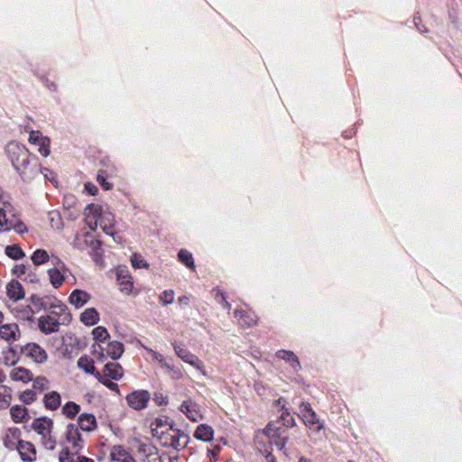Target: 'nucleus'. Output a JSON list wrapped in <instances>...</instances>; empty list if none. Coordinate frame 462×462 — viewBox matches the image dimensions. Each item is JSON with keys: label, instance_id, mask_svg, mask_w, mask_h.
I'll use <instances>...</instances> for the list:
<instances>
[{"label": "nucleus", "instance_id": "nucleus-1", "mask_svg": "<svg viewBox=\"0 0 462 462\" xmlns=\"http://www.w3.org/2000/svg\"><path fill=\"white\" fill-rule=\"evenodd\" d=\"M5 152L15 171L23 180L33 179L38 173V159L32 155L25 145L16 142H9Z\"/></svg>", "mask_w": 462, "mask_h": 462}, {"label": "nucleus", "instance_id": "nucleus-2", "mask_svg": "<svg viewBox=\"0 0 462 462\" xmlns=\"http://www.w3.org/2000/svg\"><path fill=\"white\" fill-rule=\"evenodd\" d=\"M46 311L47 315L39 318V328L45 335L57 332L60 325H69L72 319L69 308L60 300Z\"/></svg>", "mask_w": 462, "mask_h": 462}, {"label": "nucleus", "instance_id": "nucleus-3", "mask_svg": "<svg viewBox=\"0 0 462 462\" xmlns=\"http://www.w3.org/2000/svg\"><path fill=\"white\" fill-rule=\"evenodd\" d=\"M32 429L41 436L42 445L48 450H54L57 445L55 436L52 435L54 422L51 418L39 417L32 420Z\"/></svg>", "mask_w": 462, "mask_h": 462}, {"label": "nucleus", "instance_id": "nucleus-4", "mask_svg": "<svg viewBox=\"0 0 462 462\" xmlns=\"http://www.w3.org/2000/svg\"><path fill=\"white\" fill-rule=\"evenodd\" d=\"M189 439V435L183 430L172 427L171 430H167L158 441L163 447L172 448L178 450L184 448L188 445Z\"/></svg>", "mask_w": 462, "mask_h": 462}, {"label": "nucleus", "instance_id": "nucleus-5", "mask_svg": "<svg viewBox=\"0 0 462 462\" xmlns=\"http://www.w3.org/2000/svg\"><path fill=\"white\" fill-rule=\"evenodd\" d=\"M20 353L22 356L39 365L44 364L48 360L46 350L35 342H28L20 346Z\"/></svg>", "mask_w": 462, "mask_h": 462}, {"label": "nucleus", "instance_id": "nucleus-6", "mask_svg": "<svg viewBox=\"0 0 462 462\" xmlns=\"http://www.w3.org/2000/svg\"><path fill=\"white\" fill-rule=\"evenodd\" d=\"M94 347V355L98 356L97 358L103 360V358L107 356L111 357L113 360H116L121 357L124 353V345L119 341H111L107 344L106 349H104L100 345L97 346H93Z\"/></svg>", "mask_w": 462, "mask_h": 462}, {"label": "nucleus", "instance_id": "nucleus-7", "mask_svg": "<svg viewBox=\"0 0 462 462\" xmlns=\"http://www.w3.org/2000/svg\"><path fill=\"white\" fill-rule=\"evenodd\" d=\"M301 419L304 424L311 430L319 431L323 429V423L318 418L316 412L309 402H302L300 406Z\"/></svg>", "mask_w": 462, "mask_h": 462}, {"label": "nucleus", "instance_id": "nucleus-8", "mask_svg": "<svg viewBox=\"0 0 462 462\" xmlns=\"http://www.w3.org/2000/svg\"><path fill=\"white\" fill-rule=\"evenodd\" d=\"M264 433L269 438L271 445H274L278 449H282L288 440V431L284 428H274L269 423L264 429Z\"/></svg>", "mask_w": 462, "mask_h": 462}, {"label": "nucleus", "instance_id": "nucleus-9", "mask_svg": "<svg viewBox=\"0 0 462 462\" xmlns=\"http://www.w3.org/2000/svg\"><path fill=\"white\" fill-rule=\"evenodd\" d=\"M129 407L134 410H143L151 400V393L146 390H136L125 397Z\"/></svg>", "mask_w": 462, "mask_h": 462}, {"label": "nucleus", "instance_id": "nucleus-10", "mask_svg": "<svg viewBox=\"0 0 462 462\" xmlns=\"http://www.w3.org/2000/svg\"><path fill=\"white\" fill-rule=\"evenodd\" d=\"M65 437L67 441L71 445V449L77 454L79 453L84 447V440L82 439L81 433L79 432V428L75 423H69L67 426Z\"/></svg>", "mask_w": 462, "mask_h": 462}, {"label": "nucleus", "instance_id": "nucleus-11", "mask_svg": "<svg viewBox=\"0 0 462 462\" xmlns=\"http://www.w3.org/2000/svg\"><path fill=\"white\" fill-rule=\"evenodd\" d=\"M28 141L31 144L38 146V152L43 156L47 157L51 153L50 146L51 140L49 137L44 136L40 131H31Z\"/></svg>", "mask_w": 462, "mask_h": 462}, {"label": "nucleus", "instance_id": "nucleus-12", "mask_svg": "<svg viewBox=\"0 0 462 462\" xmlns=\"http://www.w3.org/2000/svg\"><path fill=\"white\" fill-rule=\"evenodd\" d=\"M174 351L176 355L182 359L185 363H188L194 366L197 370L200 371L203 374H205L204 371V364L201 360L199 359L197 356L192 354L189 350L187 348L179 346L174 345L173 346Z\"/></svg>", "mask_w": 462, "mask_h": 462}, {"label": "nucleus", "instance_id": "nucleus-13", "mask_svg": "<svg viewBox=\"0 0 462 462\" xmlns=\"http://www.w3.org/2000/svg\"><path fill=\"white\" fill-rule=\"evenodd\" d=\"M234 316L242 328H252L258 323V316L252 310H236Z\"/></svg>", "mask_w": 462, "mask_h": 462}, {"label": "nucleus", "instance_id": "nucleus-14", "mask_svg": "<svg viewBox=\"0 0 462 462\" xmlns=\"http://www.w3.org/2000/svg\"><path fill=\"white\" fill-rule=\"evenodd\" d=\"M22 333L16 323L4 324L0 326V338L6 341L8 345L19 340Z\"/></svg>", "mask_w": 462, "mask_h": 462}, {"label": "nucleus", "instance_id": "nucleus-15", "mask_svg": "<svg viewBox=\"0 0 462 462\" xmlns=\"http://www.w3.org/2000/svg\"><path fill=\"white\" fill-rule=\"evenodd\" d=\"M173 427L171 422L170 421L169 418L167 417H159L155 418L153 420H152L150 424V429L152 431V435L153 438L159 439L162 437V435L167 431L171 430V429Z\"/></svg>", "mask_w": 462, "mask_h": 462}, {"label": "nucleus", "instance_id": "nucleus-16", "mask_svg": "<svg viewBox=\"0 0 462 462\" xmlns=\"http://www.w3.org/2000/svg\"><path fill=\"white\" fill-rule=\"evenodd\" d=\"M180 410L191 421L197 422L203 419L200 407L190 399L183 401L180 404Z\"/></svg>", "mask_w": 462, "mask_h": 462}, {"label": "nucleus", "instance_id": "nucleus-17", "mask_svg": "<svg viewBox=\"0 0 462 462\" xmlns=\"http://www.w3.org/2000/svg\"><path fill=\"white\" fill-rule=\"evenodd\" d=\"M18 448L21 459L23 462H34L37 458L36 448L34 445L30 441H18Z\"/></svg>", "mask_w": 462, "mask_h": 462}, {"label": "nucleus", "instance_id": "nucleus-18", "mask_svg": "<svg viewBox=\"0 0 462 462\" xmlns=\"http://www.w3.org/2000/svg\"><path fill=\"white\" fill-rule=\"evenodd\" d=\"M119 290L125 295H130L134 292V282L127 272L118 270L116 273Z\"/></svg>", "mask_w": 462, "mask_h": 462}, {"label": "nucleus", "instance_id": "nucleus-19", "mask_svg": "<svg viewBox=\"0 0 462 462\" xmlns=\"http://www.w3.org/2000/svg\"><path fill=\"white\" fill-rule=\"evenodd\" d=\"M111 462H135L133 456L123 446L116 445L110 450Z\"/></svg>", "mask_w": 462, "mask_h": 462}, {"label": "nucleus", "instance_id": "nucleus-20", "mask_svg": "<svg viewBox=\"0 0 462 462\" xmlns=\"http://www.w3.org/2000/svg\"><path fill=\"white\" fill-rule=\"evenodd\" d=\"M3 360L6 365H14L22 356L20 353V346L17 345H8V346L3 350Z\"/></svg>", "mask_w": 462, "mask_h": 462}, {"label": "nucleus", "instance_id": "nucleus-21", "mask_svg": "<svg viewBox=\"0 0 462 462\" xmlns=\"http://www.w3.org/2000/svg\"><path fill=\"white\" fill-rule=\"evenodd\" d=\"M57 300L58 299L54 296L40 297L35 294H32L30 298L32 304L36 308L38 311L41 310H49L55 302H57Z\"/></svg>", "mask_w": 462, "mask_h": 462}, {"label": "nucleus", "instance_id": "nucleus-22", "mask_svg": "<svg viewBox=\"0 0 462 462\" xmlns=\"http://www.w3.org/2000/svg\"><path fill=\"white\" fill-rule=\"evenodd\" d=\"M6 294L13 301H18L24 297V290L20 282L12 280L6 285Z\"/></svg>", "mask_w": 462, "mask_h": 462}, {"label": "nucleus", "instance_id": "nucleus-23", "mask_svg": "<svg viewBox=\"0 0 462 462\" xmlns=\"http://www.w3.org/2000/svg\"><path fill=\"white\" fill-rule=\"evenodd\" d=\"M77 425L79 428L87 432L93 431L97 427L96 417L91 413H81L79 416Z\"/></svg>", "mask_w": 462, "mask_h": 462}, {"label": "nucleus", "instance_id": "nucleus-24", "mask_svg": "<svg viewBox=\"0 0 462 462\" xmlns=\"http://www.w3.org/2000/svg\"><path fill=\"white\" fill-rule=\"evenodd\" d=\"M22 432L18 428H11L8 430L5 439L4 445L9 450L18 448V441H23L21 438Z\"/></svg>", "mask_w": 462, "mask_h": 462}, {"label": "nucleus", "instance_id": "nucleus-25", "mask_svg": "<svg viewBox=\"0 0 462 462\" xmlns=\"http://www.w3.org/2000/svg\"><path fill=\"white\" fill-rule=\"evenodd\" d=\"M90 299L91 295L88 292L76 289L70 293L69 301L75 306V308L79 309L88 303Z\"/></svg>", "mask_w": 462, "mask_h": 462}, {"label": "nucleus", "instance_id": "nucleus-26", "mask_svg": "<svg viewBox=\"0 0 462 462\" xmlns=\"http://www.w3.org/2000/svg\"><path fill=\"white\" fill-rule=\"evenodd\" d=\"M105 377L118 381L124 375V369L118 363H107L103 370Z\"/></svg>", "mask_w": 462, "mask_h": 462}, {"label": "nucleus", "instance_id": "nucleus-27", "mask_svg": "<svg viewBox=\"0 0 462 462\" xmlns=\"http://www.w3.org/2000/svg\"><path fill=\"white\" fill-rule=\"evenodd\" d=\"M9 375L13 381L29 383L32 380L33 374L29 369L19 366L13 368Z\"/></svg>", "mask_w": 462, "mask_h": 462}, {"label": "nucleus", "instance_id": "nucleus-28", "mask_svg": "<svg viewBox=\"0 0 462 462\" xmlns=\"http://www.w3.org/2000/svg\"><path fill=\"white\" fill-rule=\"evenodd\" d=\"M138 453L142 456V459L145 460V457L147 462H154L160 457L157 448L151 444H141L138 448Z\"/></svg>", "mask_w": 462, "mask_h": 462}, {"label": "nucleus", "instance_id": "nucleus-29", "mask_svg": "<svg viewBox=\"0 0 462 462\" xmlns=\"http://www.w3.org/2000/svg\"><path fill=\"white\" fill-rule=\"evenodd\" d=\"M43 403H44V407L47 410H50V411L58 410L61 404L60 394L56 391H52L51 393H46L43 398Z\"/></svg>", "mask_w": 462, "mask_h": 462}, {"label": "nucleus", "instance_id": "nucleus-30", "mask_svg": "<svg viewBox=\"0 0 462 462\" xmlns=\"http://www.w3.org/2000/svg\"><path fill=\"white\" fill-rule=\"evenodd\" d=\"M275 355L278 358L290 363V365H291V367L294 370L297 371L300 368V360H299L298 356L292 351L281 349V350H278Z\"/></svg>", "mask_w": 462, "mask_h": 462}, {"label": "nucleus", "instance_id": "nucleus-31", "mask_svg": "<svg viewBox=\"0 0 462 462\" xmlns=\"http://www.w3.org/2000/svg\"><path fill=\"white\" fill-rule=\"evenodd\" d=\"M80 321L88 327L94 326L99 321V313L95 308H88L81 313Z\"/></svg>", "mask_w": 462, "mask_h": 462}, {"label": "nucleus", "instance_id": "nucleus-32", "mask_svg": "<svg viewBox=\"0 0 462 462\" xmlns=\"http://www.w3.org/2000/svg\"><path fill=\"white\" fill-rule=\"evenodd\" d=\"M214 436V430L208 424H199L195 432L194 438L205 442L210 441Z\"/></svg>", "mask_w": 462, "mask_h": 462}, {"label": "nucleus", "instance_id": "nucleus-33", "mask_svg": "<svg viewBox=\"0 0 462 462\" xmlns=\"http://www.w3.org/2000/svg\"><path fill=\"white\" fill-rule=\"evenodd\" d=\"M10 415L15 423H22L29 419L28 410L20 405H14L10 409Z\"/></svg>", "mask_w": 462, "mask_h": 462}, {"label": "nucleus", "instance_id": "nucleus-34", "mask_svg": "<svg viewBox=\"0 0 462 462\" xmlns=\"http://www.w3.org/2000/svg\"><path fill=\"white\" fill-rule=\"evenodd\" d=\"M78 366L87 374H93L95 377L96 374L98 373L96 371L93 359L88 356H82L79 358Z\"/></svg>", "mask_w": 462, "mask_h": 462}, {"label": "nucleus", "instance_id": "nucleus-35", "mask_svg": "<svg viewBox=\"0 0 462 462\" xmlns=\"http://www.w3.org/2000/svg\"><path fill=\"white\" fill-rule=\"evenodd\" d=\"M85 216L88 219L93 217L94 226H97L101 218V207L97 204H88L85 208Z\"/></svg>", "mask_w": 462, "mask_h": 462}, {"label": "nucleus", "instance_id": "nucleus-36", "mask_svg": "<svg viewBox=\"0 0 462 462\" xmlns=\"http://www.w3.org/2000/svg\"><path fill=\"white\" fill-rule=\"evenodd\" d=\"M48 274L50 277V282L55 289L60 288L63 284L65 277L59 268L49 269Z\"/></svg>", "mask_w": 462, "mask_h": 462}, {"label": "nucleus", "instance_id": "nucleus-37", "mask_svg": "<svg viewBox=\"0 0 462 462\" xmlns=\"http://www.w3.org/2000/svg\"><path fill=\"white\" fill-rule=\"evenodd\" d=\"M80 410V405L74 402H68L63 405L61 412L65 417L72 420L79 413Z\"/></svg>", "mask_w": 462, "mask_h": 462}, {"label": "nucleus", "instance_id": "nucleus-38", "mask_svg": "<svg viewBox=\"0 0 462 462\" xmlns=\"http://www.w3.org/2000/svg\"><path fill=\"white\" fill-rule=\"evenodd\" d=\"M178 260L189 269L195 271V263L192 254L187 249H180L178 253Z\"/></svg>", "mask_w": 462, "mask_h": 462}, {"label": "nucleus", "instance_id": "nucleus-39", "mask_svg": "<svg viewBox=\"0 0 462 462\" xmlns=\"http://www.w3.org/2000/svg\"><path fill=\"white\" fill-rule=\"evenodd\" d=\"M12 390L6 385H0V409L9 407L12 401Z\"/></svg>", "mask_w": 462, "mask_h": 462}, {"label": "nucleus", "instance_id": "nucleus-40", "mask_svg": "<svg viewBox=\"0 0 462 462\" xmlns=\"http://www.w3.org/2000/svg\"><path fill=\"white\" fill-rule=\"evenodd\" d=\"M5 254L13 260H19L25 256L24 252L19 245H7L5 247Z\"/></svg>", "mask_w": 462, "mask_h": 462}, {"label": "nucleus", "instance_id": "nucleus-41", "mask_svg": "<svg viewBox=\"0 0 462 462\" xmlns=\"http://www.w3.org/2000/svg\"><path fill=\"white\" fill-rule=\"evenodd\" d=\"M279 420L282 423L284 429L291 428L295 425V420H294L293 416L283 406L282 407V410H281Z\"/></svg>", "mask_w": 462, "mask_h": 462}, {"label": "nucleus", "instance_id": "nucleus-42", "mask_svg": "<svg viewBox=\"0 0 462 462\" xmlns=\"http://www.w3.org/2000/svg\"><path fill=\"white\" fill-rule=\"evenodd\" d=\"M31 258L34 265H41L47 263L50 259V256L46 250L37 249L33 252Z\"/></svg>", "mask_w": 462, "mask_h": 462}, {"label": "nucleus", "instance_id": "nucleus-43", "mask_svg": "<svg viewBox=\"0 0 462 462\" xmlns=\"http://www.w3.org/2000/svg\"><path fill=\"white\" fill-rule=\"evenodd\" d=\"M32 390L40 393L45 391L49 387V380L45 376L32 377Z\"/></svg>", "mask_w": 462, "mask_h": 462}, {"label": "nucleus", "instance_id": "nucleus-44", "mask_svg": "<svg viewBox=\"0 0 462 462\" xmlns=\"http://www.w3.org/2000/svg\"><path fill=\"white\" fill-rule=\"evenodd\" d=\"M93 338L97 342H105L110 336L107 329L103 326H98L92 330Z\"/></svg>", "mask_w": 462, "mask_h": 462}, {"label": "nucleus", "instance_id": "nucleus-45", "mask_svg": "<svg viewBox=\"0 0 462 462\" xmlns=\"http://www.w3.org/2000/svg\"><path fill=\"white\" fill-rule=\"evenodd\" d=\"M19 399L24 404H32L37 399L36 393L32 389H26L21 393Z\"/></svg>", "mask_w": 462, "mask_h": 462}, {"label": "nucleus", "instance_id": "nucleus-46", "mask_svg": "<svg viewBox=\"0 0 462 462\" xmlns=\"http://www.w3.org/2000/svg\"><path fill=\"white\" fill-rule=\"evenodd\" d=\"M92 260L98 265L103 264V252L99 241L95 242V246L90 254Z\"/></svg>", "mask_w": 462, "mask_h": 462}, {"label": "nucleus", "instance_id": "nucleus-47", "mask_svg": "<svg viewBox=\"0 0 462 462\" xmlns=\"http://www.w3.org/2000/svg\"><path fill=\"white\" fill-rule=\"evenodd\" d=\"M106 171L105 170H99L97 176V181L104 190H110L112 189L113 185L106 180Z\"/></svg>", "mask_w": 462, "mask_h": 462}, {"label": "nucleus", "instance_id": "nucleus-48", "mask_svg": "<svg viewBox=\"0 0 462 462\" xmlns=\"http://www.w3.org/2000/svg\"><path fill=\"white\" fill-rule=\"evenodd\" d=\"M142 346L149 353L151 354L153 360L159 362L161 364V366L162 367H164V368H170V364L165 360V358L158 352L152 350V348L150 347H147L143 345H142Z\"/></svg>", "mask_w": 462, "mask_h": 462}, {"label": "nucleus", "instance_id": "nucleus-49", "mask_svg": "<svg viewBox=\"0 0 462 462\" xmlns=\"http://www.w3.org/2000/svg\"><path fill=\"white\" fill-rule=\"evenodd\" d=\"M96 378L103 385L107 387L109 390L116 392V393H120L118 385L112 382L111 380L104 378V376L100 373L96 374Z\"/></svg>", "mask_w": 462, "mask_h": 462}, {"label": "nucleus", "instance_id": "nucleus-50", "mask_svg": "<svg viewBox=\"0 0 462 462\" xmlns=\"http://www.w3.org/2000/svg\"><path fill=\"white\" fill-rule=\"evenodd\" d=\"M160 302L165 306L173 302L174 300V291L165 290L159 296Z\"/></svg>", "mask_w": 462, "mask_h": 462}, {"label": "nucleus", "instance_id": "nucleus-51", "mask_svg": "<svg viewBox=\"0 0 462 462\" xmlns=\"http://www.w3.org/2000/svg\"><path fill=\"white\" fill-rule=\"evenodd\" d=\"M59 460L60 462H75L72 457V454L69 452L68 448L60 450L59 454Z\"/></svg>", "mask_w": 462, "mask_h": 462}, {"label": "nucleus", "instance_id": "nucleus-52", "mask_svg": "<svg viewBox=\"0 0 462 462\" xmlns=\"http://www.w3.org/2000/svg\"><path fill=\"white\" fill-rule=\"evenodd\" d=\"M132 262V265L134 267V268H142V267H148V264L146 263V262L141 258V256H138L136 254H134L131 260Z\"/></svg>", "mask_w": 462, "mask_h": 462}, {"label": "nucleus", "instance_id": "nucleus-53", "mask_svg": "<svg viewBox=\"0 0 462 462\" xmlns=\"http://www.w3.org/2000/svg\"><path fill=\"white\" fill-rule=\"evenodd\" d=\"M158 460H160V462H181L178 456H171L167 453L160 455Z\"/></svg>", "mask_w": 462, "mask_h": 462}, {"label": "nucleus", "instance_id": "nucleus-54", "mask_svg": "<svg viewBox=\"0 0 462 462\" xmlns=\"http://www.w3.org/2000/svg\"><path fill=\"white\" fill-rule=\"evenodd\" d=\"M102 229L104 230V232L106 234V235H109L111 236H115L116 235V230H115V226L114 225H106V224H104L103 223V219H100V222H99Z\"/></svg>", "mask_w": 462, "mask_h": 462}, {"label": "nucleus", "instance_id": "nucleus-55", "mask_svg": "<svg viewBox=\"0 0 462 462\" xmlns=\"http://www.w3.org/2000/svg\"><path fill=\"white\" fill-rule=\"evenodd\" d=\"M26 272V266L24 264H15L12 270L13 274L17 277H21Z\"/></svg>", "mask_w": 462, "mask_h": 462}, {"label": "nucleus", "instance_id": "nucleus-56", "mask_svg": "<svg viewBox=\"0 0 462 462\" xmlns=\"http://www.w3.org/2000/svg\"><path fill=\"white\" fill-rule=\"evenodd\" d=\"M8 219L6 214L3 208H0V229L6 226Z\"/></svg>", "mask_w": 462, "mask_h": 462}, {"label": "nucleus", "instance_id": "nucleus-57", "mask_svg": "<svg viewBox=\"0 0 462 462\" xmlns=\"http://www.w3.org/2000/svg\"><path fill=\"white\" fill-rule=\"evenodd\" d=\"M85 189L88 192L90 195H96L98 191L97 188L90 182H87L85 184Z\"/></svg>", "mask_w": 462, "mask_h": 462}, {"label": "nucleus", "instance_id": "nucleus-58", "mask_svg": "<svg viewBox=\"0 0 462 462\" xmlns=\"http://www.w3.org/2000/svg\"><path fill=\"white\" fill-rule=\"evenodd\" d=\"M170 373H171L172 378L179 379L181 377V371L178 368L170 365V368H167Z\"/></svg>", "mask_w": 462, "mask_h": 462}, {"label": "nucleus", "instance_id": "nucleus-59", "mask_svg": "<svg viewBox=\"0 0 462 462\" xmlns=\"http://www.w3.org/2000/svg\"><path fill=\"white\" fill-rule=\"evenodd\" d=\"M14 229L18 233V234H23L25 232L28 231L26 226L24 225V223L23 222H19L18 224H16L14 226Z\"/></svg>", "mask_w": 462, "mask_h": 462}, {"label": "nucleus", "instance_id": "nucleus-60", "mask_svg": "<svg viewBox=\"0 0 462 462\" xmlns=\"http://www.w3.org/2000/svg\"><path fill=\"white\" fill-rule=\"evenodd\" d=\"M220 295L222 297V306L223 308H225L226 310H229L231 309V304L226 300V298L225 296V294L221 291H217V295Z\"/></svg>", "mask_w": 462, "mask_h": 462}, {"label": "nucleus", "instance_id": "nucleus-61", "mask_svg": "<svg viewBox=\"0 0 462 462\" xmlns=\"http://www.w3.org/2000/svg\"><path fill=\"white\" fill-rule=\"evenodd\" d=\"M55 267L54 268H59L60 270V272H67L69 271L64 263L61 262L60 259L56 258V263H54Z\"/></svg>", "mask_w": 462, "mask_h": 462}, {"label": "nucleus", "instance_id": "nucleus-62", "mask_svg": "<svg viewBox=\"0 0 462 462\" xmlns=\"http://www.w3.org/2000/svg\"><path fill=\"white\" fill-rule=\"evenodd\" d=\"M178 302L181 305H189V297L183 295L178 298Z\"/></svg>", "mask_w": 462, "mask_h": 462}, {"label": "nucleus", "instance_id": "nucleus-63", "mask_svg": "<svg viewBox=\"0 0 462 462\" xmlns=\"http://www.w3.org/2000/svg\"><path fill=\"white\" fill-rule=\"evenodd\" d=\"M75 462H94V460L84 456H79Z\"/></svg>", "mask_w": 462, "mask_h": 462}, {"label": "nucleus", "instance_id": "nucleus-64", "mask_svg": "<svg viewBox=\"0 0 462 462\" xmlns=\"http://www.w3.org/2000/svg\"><path fill=\"white\" fill-rule=\"evenodd\" d=\"M265 458L267 462H278L274 455H273L272 453H268L265 456Z\"/></svg>", "mask_w": 462, "mask_h": 462}]
</instances>
